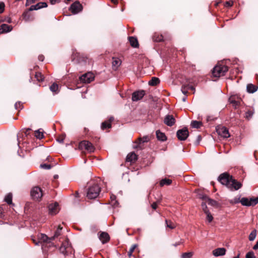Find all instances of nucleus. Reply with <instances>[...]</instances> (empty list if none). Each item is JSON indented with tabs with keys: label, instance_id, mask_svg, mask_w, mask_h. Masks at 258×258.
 Returning <instances> with one entry per match:
<instances>
[{
	"label": "nucleus",
	"instance_id": "a211bd4d",
	"mask_svg": "<svg viewBox=\"0 0 258 258\" xmlns=\"http://www.w3.org/2000/svg\"><path fill=\"white\" fill-rule=\"evenodd\" d=\"M202 199L203 200H204L206 202L208 203V204H209L211 206H215V207L218 206V204L216 201L209 198L206 196H203L202 197Z\"/></svg>",
	"mask_w": 258,
	"mask_h": 258
},
{
	"label": "nucleus",
	"instance_id": "5701e85b",
	"mask_svg": "<svg viewBox=\"0 0 258 258\" xmlns=\"http://www.w3.org/2000/svg\"><path fill=\"white\" fill-rule=\"evenodd\" d=\"M156 134L157 138L158 140L163 142L167 140V138L165 134L160 132L159 130L156 131Z\"/></svg>",
	"mask_w": 258,
	"mask_h": 258
},
{
	"label": "nucleus",
	"instance_id": "c9c22d12",
	"mask_svg": "<svg viewBox=\"0 0 258 258\" xmlns=\"http://www.w3.org/2000/svg\"><path fill=\"white\" fill-rule=\"evenodd\" d=\"M40 239L43 242H49L51 240H53V239H51V237L48 238L47 235H46L45 234H42L41 235Z\"/></svg>",
	"mask_w": 258,
	"mask_h": 258
},
{
	"label": "nucleus",
	"instance_id": "864d4df0",
	"mask_svg": "<svg viewBox=\"0 0 258 258\" xmlns=\"http://www.w3.org/2000/svg\"><path fill=\"white\" fill-rule=\"evenodd\" d=\"M57 141L59 142V143H63V140H64V138L63 137H59L57 139Z\"/></svg>",
	"mask_w": 258,
	"mask_h": 258
},
{
	"label": "nucleus",
	"instance_id": "39448f33",
	"mask_svg": "<svg viewBox=\"0 0 258 258\" xmlns=\"http://www.w3.org/2000/svg\"><path fill=\"white\" fill-rule=\"evenodd\" d=\"M31 196L35 200H39L43 196L42 189L39 186L34 187L31 191Z\"/></svg>",
	"mask_w": 258,
	"mask_h": 258
},
{
	"label": "nucleus",
	"instance_id": "412c9836",
	"mask_svg": "<svg viewBox=\"0 0 258 258\" xmlns=\"http://www.w3.org/2000/svg\"><path fill=\"white\" fill-rule=\"evenodd\" d=\"M99 239L103 243H105L109 240V236L106 232H102L99 236Z\"/></svg>",
	"mask_w": 258,
	"mask_h": 258
},
{
	"label": "nucleus",
	"instance_id": "f03ea898",
	"mask_svg": "<svg viewBox=\"0 0 258 258\" xmlns=\"http://www.w3.org/2000/svg\"><path fill=\"white\" fill-rule=\"evenodd\" d=\"M100 192V186L97 184H94L89 187L87 197L90 199H95L99 196Z\"/></svg>",
	"mask_w": 258,
	"mask_h": 258
},
{
	"label": "nucleus",
	"instance_id": "0e129e2a",
	"mask_svg": "<svg viewBox=\"0 0 258 258\" xmlns=\"http://www.w3.org/2000/svg\"><path fill=\"white\" fill-rule=\"evenodd\" d=\"M58 177V176L57 175H55L54 176V178L55 179H56V178H57Z\"/></svg>",
	"mask_w": 258,
	"mask_h": 258
},
{
	"label": "nucleus",
	"instance_id": "c756f323",
	"mask_svg": "<svg viewBox=\"0 0 258 258\" xmlns=\"http://www.w3.org/2000/svg\"><path fill=\"white\" fill-rule=\"evenodd\" d=\"M172 182V180L170 179H163L160 182V184L161 186L164 185H170Z\"/></svg>",
	"mask_w": 258,
	"mask_h": 258
},
{
	"label": "nucleus",
	"instance_id": "72a5a7b5",
	"mask_svg": "<svg viewBox=\"0 0 258 258\" xmlns=\"http://www.w3.org/2000/svg\"><path fill=\"white\" fill-rule=\"evenodd\" d=\"M256 236V230H253L250 233L248 239L249 241H253Z\"/></svg>",
	"mask_w": 258,
	"mask_h": 258
},
{
	"label": "nucleus",
	"instance_id": "5fc2aeb1",
	"mask_svg": "<svg viewBox=\"0 0 258 258\" xmlns=\"http://www.w3.org/2000/svg\"><path fill=\"white\" fill-rule=\"evenodd\" d=\"M151 207H152V208L154 210H156V209H157V203H156V202L153 203L151 205Z\"/></svg>",
	"mask_w": 258,
	"mask_h": 258
},
{
	"label": "nucleus",
	"instance_id": "e2e57ef3",
	"mask_svg": "<svg viewBox=\"0 0 258 258\" xmlns=\"http://www.w3.org/2000/svg\"><path fill=\"white\" fill-rule=\"evenodd\" d=\"M212 119L211 118V117L210 116H208L207 118V121H209V120H211Z\"/></svg>",
	"mask_w": 258,
	"mask_h": 258
},
{
	"label": "nucleus",
	"instance_id": "bb28decb",
	"mask_svg": "<svg viewBox=\"0 0 258 258\" xmlns=\"http://www.w3.org/2000/svg\"><path fill=\"white\" fill-rule=\"evenodd\" d=\"M160 82V80L158 78L153 77L152 79L149 82V85L150 86H156Z\"/></svg>",
	"mask_w": 258,
	"mask_h": 258
},
{
	"label": "nucleus",
	"instance_id": "a18cd8bd",
	"mask_svg": "<svg viewBox=\"0 0 258 258\" xmlns=\"http://www.w3.org/2000/svg\"><path fill=\"white\" fill-rule=\"evenodd\" d=\"M41 168L45 169H49L51 168V165L50 164H43L40 165Z\"/></svg>",
	"mask_w": 258,
	"mask_h": 258
},
{
	"label": "nucleus",
	"instance_id": "4d7b16f0",
	"mask_svg": "<svg viewBox=\"0 0 258 258\" xmlns=\"http://www.w3.org/2000/svg\"><path fill=\"white\" fill-rule=\"evenodd\" d=\"M66 249V246L63 245V244H62V245L60 247V250L63 252L64 250H65Z\"/></svg>",
	"mask_w": 258,
	"mask_h": 258
},
{
	"label": "nucleus",
	"instance_id": "423d86ee",
	"mask_svg": "<svg viewBox=\"0 0 258 258\" xmlns=\"http://www.w3.org/2000/svg\"><path fill=\"white\" fill-rule=\"evenodd\" d=\"M242 184L240 182L233 179L232 177L229 184H228L227 187L232 190H236L240 188Z\"/></svg>",
	"mask_w": 258,
	"mask_h": 258
},
{
	"label": "nucleus",
	"instance_id": "bf43d9fd",
	"mask_svg": "<svg viewBox=\"0 0 258 258\" xmlns=\"http://www.w3.org/2000/svg\"><path fill=\"white\" fill-rule=\"evenodd\" d=\"M3 209L1 207H0V217H3Z\"/></svg>",
	"mask_w": 258,
	"mask_h": 258
},
{
	"label": "nucleus",
	"instance_id": "b1692460",
	"mask_svg": "<svg viewBox=\"0 0 258 258\" xmlns=\"http://www.w3.org/2000/svg\"><path fill=\"white\" fill-rule=\"evenodd\" d=\"M132 46L134 47H138L139 46V43L138 40L136 38L134 37H130L128 38Z\"/></svg>",
	"mask_w": 258,
	"mask_h": 258
},
{
	"label": "nucleus",
	"instance_id": "9b49d317",
	"mask_svg": "<svg viewBox=\"0 0 258 258\" xmlns=\"http://www.w3.org/2000/svg\"><path fill=\"white\" fill-rule=\"evenodd\" d=\"M83 9L82 5L78 2L73 3L70 7V10L74 14H76L81 12Z\"/></svg>",
	"mask_w": 258,
	"mask_h": 258
},
{
	"label": "nucleus",
	"instance_id": "37998d69",
	"mask_svg": "<svg viewBox=\"0 0 258 258\" xmlns=\"http://www.w3.org/2000/svg\"><path fill=\"white\" fill-rule=\"evenodd\" d=\"M253 114V112L252 110H248L245 113V117L247 119H249L251 117Z\"/></svg>",
	"mask_w": 258,
	"mask_h": 258
},
{
	"label": "nucleus",
	"instance_id": "680f3d73",
	"mask_svg": "<svg viewBox=\"0 0 258 258\" xmlns=\"http://www.w3.org/2000/svg\"><path fill=\"white\" fill-rule=\"evenodd\" d=\"M112 2L115 4H117V0H111Z\"/></svg>",
	"mask_w": 258,
	"mask_h": 258
},
{
	"label": "nucleus",
	"instance_id": "6ab92c4d",
	"mask_svg": "<svg viewBox=\"0 0 258 258\" xmlns=\"http://www.w3.org/2000/svg\"><path fill=\"white\" fill-rule=\"evenodd\" d=\"M137 160V155L134 153L132 152L129 153L126 157V161L127 162H134Z\"/></svg>",
	"mask_w": 258,
	"mask_h": 258
},
{
	"label": "nucleus",
	"instance_id": "e433bc0d",
	"mask_svg": "<svg viewBox=\"0 0 258 258\" xmlns=\"http://www.w3.org/2000/svg\"><path fill=\"white\" fill-rule=\"evenodd\" d=\"M163 37L162 35L155 34L153 36V40L156 42H160L163 40Z\"/></svg>",
	"mask_w": 258,
	"mask_h": 258
},
{
	"label": "nucleus",
	"instance_id": "473e14b6",
	"mask_svg": "<svg viewBox=\"0 0 258 258\" xmlns=\"http://www.w3.org/2000/svg\"><path fill=\"white\" fill-rule=\"evenodd\" d=\"M5 201L9 204H12V194L11 193L8 194L5 198Z\"/></svg>",
	"mask_w": 258,
	"mask_h": 258
},
{
	"label": "nucleus",
	"instance_id": "0eeeda50",
	"mask_svg": "<svg viewBox=\"0 0 258 258\" xmlns=\"http://www.w3.org/2000/svg\"><path fill=\"white\" fill-rule=\"evenodd\" d=\"M94 79V74L91 72H88L83 75L80 77V80L84 83H89Z\"/></svg>",
	"mask_w": 258,
	"mask_h": 258
},
{
	"label": "nucleus",
	"instance_id": "f8f14e48",
	"mask_svg": "<svg viewBox=\"0 0 258 258\" xmlns=\"http://www.w3.org/2000/svg\"><path fill=\"white\" fill-rule=\"evenodd\" d=\"M229 101L232 104L233 106L236 108L240 105L241 100L238 96L232 95L229 97Z\"/></svg>",
	"mask_w": 258,
	"mask_h": 258
},
{
	"label": "nucleus",
	"instance_id": "338daca9",
	"mask_svg": "<svg viewBox=\"0 0 258 258\" xmlns=\"http://www.w3.org/2000/svg\"><path fill=\"white\" fill-rule=\"evenodd\" d=\"M182 100H183V101H185L186 100V98H185V97L183 98H182Z\"/></svg>",
	"mask_w": 258,
	"mask_h": 258
},
{
	"label": "nucleus",
	"instance_id": "cd10ccee",
	"mask_svg": "<svg viewBox=\"0 0 258 258\" xmlns=\"http://www.w3.org/2000/svg\"><path fill=\"white\" fill-rule=\"evenodd\" d=\"M202 125V122L200 121L194 120L191 122V126L193 128H199Z\"/></svg>",
	"mask_w": 258,
	"mask_h": 258
},
{
	"label": "nucleus",
	"instance_id": "4468645a",
	"mask_svg": "<svg viewBox=\"0 0 258 258\" xmlns=\"http://www.w3.org/2000/svg\"><path fill=\"white\" fill-rule=\"evenodd\" d=\"M49 212L51 215H55L59 211L58 204L56 203L50 204L48 206Z\"/></svg>",
	"mask_w": 258,
	"mask_h": 258
},
{
	"label": "nucleus",
	"instance_id": "09e8293b",
	"mask_svg": "<svg viewBox=\"0 0 258 258\" xmlns=\"http://www.w3.org/2000/svg\"><path fill=\"white\" fill-rule=\"evenodd\" d=\"M22 104L21 103V102H16L15 104V107L16 109L19 110L21 109L22 108Z\"/></svg>",
	"mask_w": 258,
	"mask_h": 258
},
{
	"label": "nucleus",
	"instance_id": "a19ab883",
	"mask_svg": "<svg viewBox=\"0 0 258 258\" xmlns=\"http://www.w3.org/2000/svg\"><path fill=\"white\" fill-rule=\"evenodd\" d=\"M205 214L207 215V220L208 221V222H212L213 219V217L212 215L211 214L210 212L209 211H206Z\"/></svg>",
	"mask_w": 258,
	"mask_h": 258
},
{
	"label": "nucleus",
	"instance_id": "603ef678",
	"mask_svg": "<svg viewBox=\"0 0 258 258\" xmlns=\"http://www.w3.org/2000/svg\"><path fill=\"white\" fill-rule=\"evenodd\" d=\"M233 5V2H226L225 4V6L226 7H229L232 6Z\"/></svg>",
	"mask_w": 258,
	"mask_h": 258
},
{
	"label": "nucleus",
	"instance_id": "4be33fe9",
	"mask_svg": "<svg viewBox=\"0 0 258 258\" xmlns=\"http://www.w3.org/2000/svg\"><path fill=\"white\" fill-rule=\"evenodd\" d=\"M121 60L118 58H113L112 62V68L114 70H116L121 64Z\"/></svg>",
	"mask_w": 258,
	"mask_h": 258
},
{
	"label": "nucleus",
	"instance_id": "7c9ffc66",
	"mask_svg": "<svg viewBox=\"0 0 258 258\" xmlns=\"http://www.w3.org/2000/svg\"><path fill=\"white\" fill-rule=\"evenodd\" d=\"M149 141V138L148 136H145L143 138H140L138 139V141L136 142L137 143H138L139 145L141 143L147 142ZM139 146V145H138Z\"/></svg>",
	"mask_w": 258,
	"mask_h": 258
},
{
	"label": "nucleus",
	"instance_id": "f704fd0d",
	"mask_svg": "<svg viewBox=\"0 0 258 258\" xmlns=\"http://www.w3.org/2000/svg\"><path fill=\"white\" fill-rule=\"evenodd\" d=\"M35 136L39 139H41L44 137L43 132L40 131V130H37L35 132Z\"/></svg>",
	"mask_w": 258,
	"mask_h": 258
},
{
	"label": "nucleus",
	"instance_id": "49530a36",
	"mask_svg": "<svg viewBox=\"0 0 258 258\" xmlns=\"http://www.w3.org/2000/svg\"><path fill=\"white\" fill-rule=\"evenodd\" d=\"M38 9H39V5L37 4L35 5L31 6L29 8V11L37 10Z\"/></svg>",
	"mask_w": 258,
	"mask_h": 258
},
{
	"label": "nucleus",
	"instance_id": "052dcab7",
	"mask_svg": "<svg viewBox=\"0 0 258 258\" xmlns=\"http://www.w3.org/2000/svg\"><path fill=\"white\" fill-rule=\"evenodd\" d=\"M51 4H54L56 2V0H49Z\"/></svg>",
	"mask_w": 258,
	"mask_h": 258
},
{
	"label": "nucleus",
	"instance_id": "3c124183",
	"mask_svg": "<svg viewBox=\"0 0 258 258\" xmlns=\"http://www.w3.org/2000/svg\"><path fill=\"white\" fill-rule=\"evenodd\" d=\"M5 9V4L3 2L0 3V13L4 12Z\"/></svg>",
	"mask_w": 258,
	"mask_h": 258
},
{
	"label": "nucleus",
	"instance_id": "f257e3e1",
	"mask_svg": "<svg viewBox=\"0 0 258 258\" xmlns=\"http://www.w3.org/2000/svg\"><path fill=\"white\" fill-rule=\"evenodd\" d=\"M240 203L244 206H253L258 203V197L256 198H242L240 199V197H236L230 200L231 204H236Z\"/></svg>",
	"mask_w": 258,
	"mask_h": 258
},
{
	"label": "nucleus",
	"instance_id": "4c0bfd02",
	"mask_svg": "<svg viewBox=\"0 0 258 258\" xmlns=\"http://www.w3.org/2000/svg\"><path fill=\"white\" fill-rule=\"evenodd\" d=\"M165 222L166 224L167 227H168V228H170L171 229H173L175 228V225L172 221H168L167 220H166Z\"/></svg>",
	"mask_w": 258,
	"mask_h": 258
},
{
	"label": "nucleus",
	"instance_id": "c03bdc74",
	"mask_svg": "<svg viewBox=\"0 0 258 258\" xmlns=\"http://www.w3.org/2000/svg\"><path fill=\"white\" fill-rule=\"evenodd\" d=\"M245 258H256L253 252L250 251L246 253Z\"/></svg>",
	"mask_w": 258,
	"mask_h": 258
},
{
	"label": "nucleus",
	"instance_id": "c85d7f7f",
	"mask_svg": "<svg viewBox=\"0 0 258 258\" xmlns=\"http://www.w3.org/2000/svg\"><path fill=\"white\" fill-rule=\"evenodd\" d=\"M62 229V227L60 225H59L58 226L57 230L55 231L53 236L51 237V239L53 240L55 237H57L58 236H59L61 234V231Z\"/></svg>",
	"mask_w": 258,
	"mask_h": 258
},
{
	"label": "nucleus",
	"instance_id": "7ed1b4c3",
	"mask_svg": "<svg viewBox=\"0 0 258 258\" xmlns=\"http://www.w3.org/2000/svg\"><path fill=\"white\" fill-rule=\"evenodd\" d=\"M228 70V67L225 65H217L213 69L212 74L214 77L219 78L224 76Z\"/></svg>",
	"mask_w": 258,
	"mask_h": 258
},
{
	"label": "nucleus",
	"instance_id": "58836bf2",
	"mask_svg": "<svg viewBox=\"0 0 258 258\" xmlns=\"http://www.w3.org/2000/svg\"><path fill=\"white\" fill-rule=\"evenodd\" d=\"M193 255L192 252H188L183 253L181 255V258H191Z\"/></svg>",
	"mask_w": 258,
	"mask_h": 258
},
{
	"label": "nucleus",
	"instance_id": "a878e982",
	"mask_svg": "<svg viewBox=\"0 0 258 258\" xmlns=\"http://www.w3.org/2000/svg\"><path fill=\"white\" fill-rule=\"evenodd\" d=\"M188 90H195V88L190 85L183 86L181 88V91L184 94H186L187 93Z\"/></svg>",
	"mask_w": 258,
	"mask_h": 258
},
{
	"label": "nucleus",
	"instance_id": "79ce46f5",
	"mask_svg": "<svg viewBox=\"0 0 258 258\" xmlns=\"http://www.w3.org/2000/svg\"><path fill=\"white\" fill-rule=\"evenodd\" d=\"M137 247V244H134L132 246V247L130 248L129 251L128 252V255L130 257L133 251L135 250L136 248Z\"/></svg>",
	"mask_w": 258,
	"mask_h": 258
},
{
	"label": "nucleus",
	"instance_id": "ddd939ff",
	"mask_svg": "<svg viewBox=\"0 0 258 258\" xmlns=\"http://www.w3.org/2000/svg\"><path fill=\"white\" fill-rule=\"evenodd\" d=\"M145 95V92L143 90L135 92L132 94V100L133 101H137L141 99Z\"/></svg>",
	"mask_w": 258,
	"mask_h": 258
},
{
	"label": "nucleus",
	"instance_id": "393cba45",
	"mask_svg": "<svg viewBox=\"0 0 258 258\" xmlns=\"http://www.w3.org/2000/svg\"><path fill=\"white\" fill-rule=\"evenodd\" d=\"M246 90L248 93H253L257 90V87L252 84H249L247 85Z\"/></svg>",
	"mask_w": 258,
	"mask_h": 258
},
{
	"label": "nucleus",
	"instance_id": "13d9d810",
	"mask_svg": "<svg viewBox=\"0 0 258 258\" xmlns=\"http://www.w3.org/2000/svg\"><path fill=\"white\" fill-rule=\"evenodd\" d=\"M44 56H43V55H39V56H38V59H39V60H40V61H42L44 60Z\"/></svg>",
	"mask_w": 258,
	"mask_h": 258
},
{
	"label": "nucleus",
	"instance_id": "de8ad7c7",
	"mask_svg": "<svg viewBox=\"0 0 258 258\" xmlns=\"http://www.w3.org/2000/svg\"><path fill=\"white\" fill-rule=\"evenodd\" d=\"M206 202H205V203L204 202H203L202 203V209L204 211V212H205V213H206V211H209L208 209H207V205H206Z\"/></svg>",
	"mask_w": 258,
	"mask_h": 258
},
{
	"label": "nucleus",
	"instance_id": "1a4fd4ad",
	"mask_svg": "<svg viewBox=\"0 0 258 258\" xmlns=\"http://www.w3.org/2000/svg\"><path fill=\"white\" fill-rule=\"evenodd\" d=\"M216 131L218 134L223 138H228L230 136L228 129L225 126H218Z\"/></svg>",
	"mask_w": 258,
	"mask_h": 258
},
{
	"label": "nucleus",
	"instance_id": "2eb2a0df",
	"mask_svg": "<svg viewBox=\"0 0 258 258\" xmlns=\"http://www.w3.org/2000/svg\"><path fill=\"white\" fill-rule=\"evenodd\" d=\"M175 118L172 115H167L164 118V122L167 125L171 126L175 123Z\"/></svg>",
	"mask_w": 258,
	"mask_h": 258
},
{
	"label": "nucleus",
	"instance_id": "ea45409f",
	"mask_svg": "<svg viewBox=\"0 0 258 258\" xmlns=\"http://www.w3.org/2000/svg\"><path fill=\"white\" fill-rule=\"evenodd\" d=\"M58 89V86L56 83L52 84L50 87V90L53 92H56L57 91Z\"/></svg>",
	"mask_w": 258,
	"mask_h": 258
},
{
	"label": "nucleus",
	"instance_id": "8fccbe9b",
	"mask_svg": "<svg viewBox=\"0 0 258 258\" xmlns=\"http://www.w3.org/2000/svg\"><path fill=\"white\" fill-rule=\"evenodd\" d=\"M38 5H39V9H41V8H45L47 6V5L46 3H38Z\"/></svg>",
	"mask_w": 258,
	"mask_h": 258
},
{
	"label": "nucleus",
	"instance_id": "6e6d98bb",
	"mask_svg": "<svg viewBox=\"0 0 258 258\" xmlns=\"http://www.w3.org/2000/svg\"><path fill=\"white\" fill-rule=\"evenodd\" d=\"M253 249L254 250L258 249V241L256 242V244L253 246Z\"/></svg>",
	"mask_w": 258,
	"mask_h": 258
},
{
	"label": "nucleus",
	"instance_id": "f3484780",
	"mask_svg": "<svg viewBox=\"0 0 258 258\" xmlns=\"http://www.w3.org/2000/svg\"><path fill=\"white\" fill-rule=\"evenodd\" d=\"M113 117H110L108 121H104L101 124V128L104 130L106 128H109L111 127V123L113 120Z\"/></svg>",
	"mask_w": 258,
	"mask_h": 258
},
{
	"label": "nucleus",
	"instance_id": "69168bd1",
	"mask_svg": "<svg viewBox=\"0 0 258 258\" xmlns=\"http://www.w3.org/2000/svg\"><path fill=\"white\" fill-rule=\"evenodd\" d=\"M240 254H238L237 256L234 257L233 258H239Z\"/></svg>",
	"mask_w": 258,
	"mask_h": 258
},
{
	"label": "nucleus",
	"instance_id": "9d476101",
	"mask_svg": "<svg viewBox=\"0 0 258 258\" xmlns=\"http://www.w3.org/2000/svg\"><path fill=\"white\" fill-rule=\"evenodd\" d=\"M232 176H230L226 173L221 174L219 177V181L223 185H225L227 187L228 184L230 182V180Z\"/></svg>",
	"mask_w": 258,
	"mask_h": 258
},
{
	"label": "nucleus",
	"instance_id": "6e6552de",
	"mask_svg": "<svg viewBox=\"0 0 258 258\" xmlns=\"http://www.w3.org/2000/svg\"><path fill=\"white\" fill-rule=\"evenodd\" d=\"M177 137L179 140L184 141L188 136V131L186 128L179 130L176 133Z\"/></svg>",
	"mask_w": 258,
	"mask_h": 258
},
{
	"label": "nucleus",
	"instance_id": "774afa93",
	"mask_svg": "<svg viewBox=\"0 0 258 258\" xmlns=\"http://www.w3.org/2000/svg\"><path fill=\"white\" fill-rule=\"evenodd\" d=\"M39 243H40V241H38V242H36L35 244H36V245H38Z\"/></svg>",
	"mask_w": 258,
	"mask_h": 258
},
{
	"label": "nucleus",
	"instance_id": "aec40b11",
	"mask_svg": "<svg viewBox=\"0 0 258 258\" xmlns=\"http://www.w3.org/2000/svg\"><path fill=\"white\" fill-rule=\"evenodd\" d=\"M12 28L11 26L3 24L0 26V33H7L11 31Z\"/></svg>",
	"mask_w": 258,
	"mask_h": 258
},
{
	"label": "nucleus",
	"instance_id": "dca6fc26",
	"mask_svg": "<svg viewBox=\"0 0 258 258\" xmlns=\"http://www.w3.org/2000/svg\"><path fill=\"white\" fill-rule=\"evenodd\" d=\"M226 249L224 247L218 248L213 251V254L215 256H222L226 253Z\"/></svg>",
	"mask_w": 258,
	"mask_h": 258
},
{
	"label": "nucleus",
	"instance_id": "2f4dec72",
	"mask_svg": "<svg viewBox=\"0 0 258 258\" xmlns=\"http://www.w3.org/2000/svg\"><path fill=\"white\" fill-rule=\"evenodd\" d=\"M35 77L36 80L39 82H42L44 79L43 75L40 72L36 73Z\"/></svg>",
	"mask_w": 258,
	"mask_h": 258
},
{
	"label": "nucleus",
	"instance_id": "20e7f679",
	"mask_svg": "<svg viewBox=\"0 0 258 258\" xmlns=\"http://www.w3.org/2000/svg\"><path fill=\"white\" fill-rule=\"evenodd\" d=\"M79 148L81 150L85 149L89 152H93L95 150V147L93 144L86 140L81 141L79 143Z\"/></svg>",
	"mask_w": 258,
	"mask_h": 258
}]
</instances>
